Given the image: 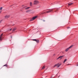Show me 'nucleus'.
Returning <instances> with one entry per match:
<instances>
[{"instance_id":"1a4fd4ad","label":"nucleus","mask_w":78,"mask_h":78,"mask_svg":"<svg viewBox=\"0 0 78 78\" xmlns=\"http://www.w3.org/2000/svg\"><path fill=\"white\" fill-rule=\"evenodd\" d=\"M59 63H57V64L55 65L54 66V67H57L59 65Z\"/></svg>"},{"instance_id":"c756f323","label":"nucleus","mask_w":78,"mask_h":78,"mask_svg":"<svg viewBox=\"0 0 78 78\" xmlns=\"http://www.w3.org/2000/svg\"><path fill=\"white\" fill-rule=\"evenodd\" d=\"M77 66H78V65H77Z\"/></svg>"},{"instance_id":"7ed1b4c3","label":"nucleus","mask_w":78,"mask_h":78,"mask_svg":"<svg viewBox=\"0 0 78 78\" xmlns=\"http://www.w3.org/2000/svg\"><path fill=\"white\" fill-rule=\"evenodd\" d=\"M37 17V16H34L32 19L30 20V22H31V21H33L35 19H36V18Z\"/></svg>"},{"instance_id":"a878e982","label":"nucleus","mask_w":78,"mask_h":78,"mask_svg":"<svg viewBox=\"0 0 78 78\" xmlns=\"http://www.w3.org/2000/svg\"><path fill=\"white\" fill-rule=\"evenodd\" d=\"M25 8H27V6H25Z\"/></svg>"},{"instance_id":"4468645a","label":"nucleus","mask_w":78,"mask_h":78,"mask_svg":"<svg viewBox=\"0 0 78 78\" xmlns=\"http://www.w3.org/2000/svg\"><path fill=\"white\" fill-rule=\"evenodd\" d=\"M61 64H60L59 65H58V66H57V67H58V68L59 67H60V66H61Z\"/></svg>"},{"instance_id":"4be33fe9","label":"nucleus","mask_w":78,"mask_h":78,"mask_svg":"<svg viewBox=\"0 0 78 78\" xmlns=\"http://www.w3.org/2000/svg\"><path fill=\"white\" fill-rule=\"evenodd\" d=\"M25 6V5H22V7H23V6Z\"/></svg>"},{"instance_id":"0eeeda50","label":"nucleus","mask_w":78,"mask_h":78,"mask_svg":"<svg viewBox=\"0 0 78 78\" xmlns=\"http://www.w3.org/2000/svg\"><path fill=\"white\" fill-rule=\"evenodd\" d=\"M73 5V3H71L69 4L68 5V6L69 7V6H71V5Z\"/></svg>"},{"instance_id":"6ab92c4d","label":"nucleus","mask_w":78,"mask_h":78,"mask_svg":"<svg viewBox=\"0 0 78 78\" xmlns=\"http://www.w3.org/2000/svg\"><path fill=\"white\" fill-rule=\"evenodd\" d=\"M2 21H3V20H2L0 21V23H2Z\"/></svg>"},{"instance_id":"f257e3e1","label":"nucleus","mask_w":78,"mask_h":78,"mask_svg":"<svg viewBox=\"0 0 78 78\" xmlns=\"http://www.w3.org/2000/svg\"><path fill=\"white\" fill-rule=\"evenodd\" d=\"M39 3V2L37 0H34L33 2V5H37Z\"/></svg>"},{"instance_id":"f8f14e48","label":"nucleus","mask_w":78,"mask_h":78,"mask_svg":"<svg viewBox=\"0 0 78 78\" xmlns=\"http://www.w3.org/2000/svg\"><path fill=\"white\" fill-rule=\"evenodd\" d=\"M32 4H33V3H32V2H30V6H32Z\"/></svg>"},{"instance_id":"393cba45","label":"nucleus","mask_w":78,"mask_h":78,"mask_svg":"<svg viewBox=\"0 0 78 78\" xmlns=\"http://www.w3.org/2000/svg\"><path fill=\"white\" fill-rule=\"evenodd\" d=\"M67 28H68V29H69L70 28V27H67Z\"/></svg>"},{"instance_id":"412c9836","label":"nucleus","mask_w":78,"mask_h":78,"mask_svg":"<svg viewBox=\"0 0 78 78\" xmlns=\"http://www.w3.org/2000/svg\"><path fill=\"white\" fill-rule=\"evenodd\" d=\"M55 55H56V54H54L53 55V56H55Z\"/></svg>"},{"instance_id":"f3484780","label":"nucleus","mask_w":78,"mask_h":78,"mask_svg":"<svg viewBox=\"0 0 78 78\" xmlns=\"http://www.w3.org/2000/svg\"><path fill=\"white\" fill-rule=\"evenodd\" d=\"M2 36H3V34L1 35L0 37H1L2 38Z\"/></svg>"},{"instance_id":"f03ea898","label":"nucleus","mask_w":78,"mask_h":78,"mask_svg":"<svg viewBox=\"0 0 78 78\" xmlns=\"http://www.w3.org/2000/svg\"><path fill=\"white\" fill-rule=\"evenodd\" d=\"M73 45H72L69 48H67L65 49V51H66V52H67V51H68L70 48H71L73 47Z\"/></svg>"},{"instance_id":"b1692460","label":"nucleus","mask_w":78,"mask_h":78,"mask_svg":"<svg viewBox=\"0 0 78 78\" xmlns=\"http://www.w3.org/2000/svg\"><path fill=\"white\" fill-rule=\"evenodd\" d=\"M12 28L10 29V31H11V30H12Z\"/></svg>"},{"instance_id":"cd10ccee","label":"nucleus","mask_w":78,"mask_h":78,"mask_svg":"<svg viewBox=\"0 0 78 78\" xmlns=\"http://www.w3.org/2000/svg\"><path fill=\"white\" fill-rule=\"evenodd\" d=\"M11 38H12V36H11Z\"/></svg>"},{"instance_id":"ddd939ff","label":"nucleus","mask_w":78,"mask_h":78,"mask_svg":"<svg viewBox=\"0 0 78 78\" xmlns=\"http://www.w3.org/2000/svg\"><path fill=\"white\" fill-rule=\"evenodd\" d=\"M16 27H15V28H13V31H15L16 30Z\"/></svg>"},{"instance_id":"2eb2a0df","label":"nucleus","mask_w":78,"mask_h":78,"mask_svg":"<svg viewBox=\"0 0 78 78\" xmlns=\"http://www.w3.org/2000/svg\"><path fill=\"white\" fill-rule=\"evenodd\" d=\"M67 61V59H65L63 62V63H65V62Z\"/></svg>"},{"instance_id":"aec40b11","label":"nucleus","mask_w":78,"mask_h":78,"mask_svg":"<svg viewBox=\"0 0 78 78\" xmlns=\"http://www.w3.org/2000/svg\"><path fill=\"white\" fill-rule=\"evenodd\" d=\"M2 41V38L1 37H0V41Z\"/></svg>"},{"instance_id":"dca6fc26","label":"nucleus","mask_w":78,"mask_h":78,"mask_svg":"<svg viewBox=\"0 0 78 78\" xmlns=\"http://www.w3.org/2000/svg\"><path fill=\"white\" fill-rule=\"evenodd\" d=\"M45 69V66H43L42 67L41 69H42H42Z\"/></svg>"},{"instance_id":"20e7f679","label":"nucleus","mask_w":78,"mask_h":78,"mask_svg":"<svg viewBox=\"0 0 78 78\" xmlns=\"http://www.w3.org/2000/svg\"><path fill=\"white\" fill-rule=\"evenodd\" d=\"M10 17V15H6L4 17L5 19H8V18H9Z\"/></svg>"},{"instance_id":"6e6552de","label":"nucleus","mask_w":78,"mask_h":78,"mask_svg":"<svg viewBox=\"0 0 78 78\" xmlns=\"http://www.w3.org/2000/svg\"><path fill=\"white\" fill-rule=\"evenodd\" d=\"M51 11H52V10H49L46 11V13H48V12H51Z\"/></svg>"},{"instance_id":"5701e85b","label":"nucleus","mask_w":78,"mask_h":78,"mask_svg":"<svg viewBox=\"0 0 78 78\" xmlns=\"http://www.w3.org/2000/svg\"><path fill=\"white\" fill-rule=\"evenodd\" d=\"M6 66V67H7V65H6H6H4V66Z\"/></svg>"},{"instance_id":"39448f33","label":"nucleus","mask_w":78,"mask_h":78,"mask_svg":"<svg viewBox=\"0 0 78 78\" xmlns=\"http://www.w3.org/2000/svg\"><path fill=\"white\" fill-rule=\"evenodd\" d=\"M62 57H64V56H62L58 57L57 58V60H58V59H60V60H61V59H62Z\"/></svg>"},{"instance_id":"9d476101","label":"nucleus","mask_w":78,"mask_h":78,"mask_svg":"<svg viewBox=\"0 0 78 78\" xmlns=\"http://www.w3.org/2000/svg\"><path fill=\"white\" fill-rule=\"evenodd\" d=\"M31 11V10H27L26 11V12H30V11Z\"/></svg>"},{"instance_id":"a211bd4d","label":"nucleus","mask_w":78,"mask_h":78,"mask_svg":"<svg viewBox=\"0 0 78 78\" xmlns=\"http://www.w3.org/2000/svg\"><path fill=\"white\" fill-rule=\"evenodd\" d=\"M3 9V7H1L0 8V10L1 11H2V9Z\"/></svg>"},{"instance_id":"c85d7f7f","label":"nucleus","mask_w":78,"mask_h":78,"mask_svg":"<svg viewBox=\"0 0 78 78\" xmlns=\"http://www.w3.org/2000/svg\"><path fill=\"white\" fill-rule=\"evenodd\" d=\"M68 65H69V64H68V65H67V66H68Z\"/></svg>"},{"instance_id":"423d86ee","label":"nucleus","mask_w":78,"mask_h":78,"mask_svg":"<svg viewBox=\"0 0 78 78\" xmlns=\"http://www.w3.org/2000/svg\"><path fill=\"white\" fill-rule=\"evenodd\" d=\"M33 41H36L37 43H39V40H36V39H33Z\"/></svg>"},{"instance_id":"9b49d317","label":"nucleus","mask_w":78,"mask_h":78,"mask_svg":"<svg viewBox=\"0 0 78 78\" xmlns=\"http://www.w3.org/2000/svg\"><path fill=\"white\" fill-rule=\"evenodd\" d=\"M30 8V7H29L26 9H26V10H28V9H29Z\"/></svg>"},{"instance_id":"bb28decb","label":"nucleus","mask_w":78,"mask_h":78,"mask_svg":"<svg viewBox=\"0 0 78 78\" xmlns=\"http://www.w3.org/2000/svg\"><path fill=\"white\" fill-rule=\"evenodd\" d=\"M1 12H2V11L0 12V13H1Z\"/></svg>"}]
</instances>
